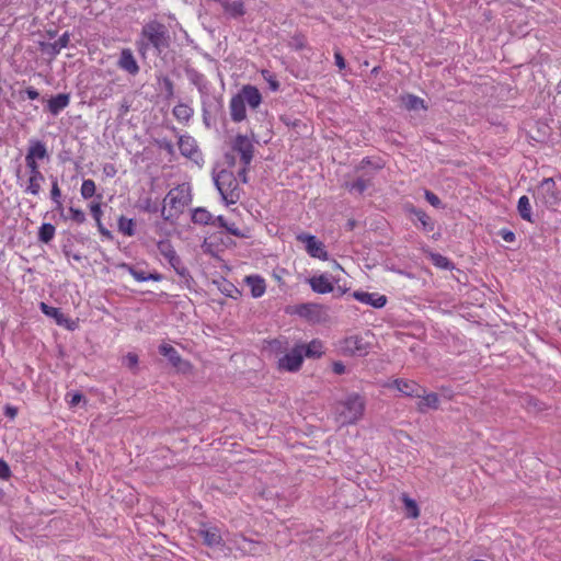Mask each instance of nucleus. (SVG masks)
Returning <instances> with one entry per match:
<instances>
[{"label":"nucleus","mask_w":561,"mask_h":561,"mask_svg":"<svg viewBox=\"0 0 561 561\" xmlns=\"http://www.w3.org/2000/svg\"><path fill=\"white\" fill-rule=\"evenodd\" d=\"M305 42L306 41L304 36L297 35L289 42V46L294 47L295 49H301L305 47Z\"/></svg>","instance_id":"obj_53"},{"label":"nucleus","mask_w":561,"mask_h":561,"mask_svg":"<svg viewBox=\"0 0 561 561\" xmlns=\"http://www.w3.org/2000/svg\"><path fill=\"white\" fill-rule=\"evenodd\" d=\"M297 345L301 350L304 358L318 359L324 354L323 343L319 339H313L309 343H297Z\"/></svg>","instance_id":"obj_17"},{"label":"nucleus","mask_w":561,"mask_h":561,"mask_svg":"<svg viewBox=\"0 0 561 561\" xmlns=\"http://www.w3.org/2000/svg\"><path fill=\"white\" fill-rule=\"evenodd\" d=\"M332 370L336 375H342L345 373V365L342 362H334L332 364Z\"/></svg>","instance_id":"obj_55"},{"label":"nucleus","mask_w":561,"mask_h":561,"mask_svg":"<svg viewBox=\"0 0 561 561\" xmlns=\"http://www.w3.org/2000/svg\"><path fill=\"white\" fill-rule=\"evenodd\" d=\"M425 253L427 254L428 259L431 260V262L437 267V268H440V270H454L455 268V264L449 260L447 259L446 256L437 253V252H434V251H425Z\"/></svg>","instance_id":"obj_30"},{"label":"nucleus","mask_w":561,"mask_h":561,"mask_svg":"<svg viewBox=\"0 0 561 561\" xmlns=\"http://www.w3.org/2000/svg\"><path fill=\"white\" fill-rule=\"evenodd\" d=\"M228 163L236 167L238 163L240 168L237 170L239 178L242 182H247V170L253 158V145L251 140L243 135H238L231 146V152L226 156Z\"/></svg>","instance_id":"obj_2"},{"label":"nucleus","mask_w":561,"mask_h":561,"mask_svg":"<svg viewBox=\"0 0 561 561\" xmlns=\"http://www.w3.org/2000/svg\"><path fill=\"white\" fill-rule=\"evenodd\" d=\"M163 243H164L163 240L158 241V245H163Z\"/></svg>","instance_id":"obj_64"},{"label":"nucleus","mask_w":561,"mask_h":561,"mask_svg":"<svg viewBox=\"0 0 561 561\" xmlns=\"http://www.w3.org/2000/svg\"><path fill=\"white\" fill-rule=\"evenodd\" d=\"M416 403V410L420 413H426L428 409L437 410L439 408V397L436 392L424 393Z\"/></svg>","instance_id":"obj_20"},{"label":"nucleus","mask_w":561,"mask_h":561,"mask_svg":"<svg viewBox=\"0 0 561 561\" xmlns=\"http://www.w3.org/2000/svg\"><path fill=\"white\" fill-rule=\"evenodd\" d=\"M39 309L42 310V312L47 316V317H50L53 319H55L56 323L59 324V325H66L68 329H73L68 322V319L65 317V314L60 311L59 308H56V307H51V306H48L47 304L45 302H41L39 304Z\"/></svg>","instance_id":"obj_21"},{"label":"nucleus","mask_w":561,"mask_h":561,"mask_svg":"<svg viewBox=\"0 0 561 561\" xmlns=\"http://www.w3.org/2000/svg\"><path fill=\"white\" fill-rule=\"evenodd\" d=\"M352 297L357 301L369 305L376 309H380L387 304V297L378 293L356 290L352 294Z\"/></svg>","instance_id":"obj_13"},{"label":"nucleus","mask_w":561,"mask_h":561,"mask_svg":"<svg viewBox=\"0 0 561 561\" xmlns=\"http://www.w3.org/2000/svg\"><path fill=\"white\" fill-rule=\"evenodd\" d=\"M192 221L197 225H209L217 221V217H214L206 208L197 207L192 210Z\"/></svg>","instance_id":"obj_28"},{"label":"nucleus","mask_w":561,"mask_h":561,"mask_svg":"<svg viewBox=\"0 0 561 561\" xmlns=\"http://www.w3.org/2000/svg\"><path fill=\"white\" fill-rule=\"evenodd\" d=\"M415 216L422 222L423 226L427 225L430 217L423 210H415Z\"/></svg>","instance_id":"obj_59"},{"label":"nucleus","mask_w":561,"mask_h":561,"mask_svg":"<svg viewBox=\"0 0 561 561\" xmlns=\"http://www.w3.org/2000/svg\"><path fill=\"white\" fill-rule=\"evenodd\" d=\"M297 240L300 242H306L307 245H310V247L322 245L321 243L317 242L316 237H313V236L300 234L297 237Z\"/></svg>","instance_id":"obj_51"},{"label":"nucleus","mask_w":561,"mask_h":561,"mask_svg":"<svg viewBox=\"0 0 561 561\" xmlns=\"http://www.w3.org/2000/svg\"><path fill=\"white\" fill-rule=\"evenodd\" d=\"M50 197L56 205V209L61 211L64 209V206L61 202V191L59 188L57 179H54L51 181Z\"/></svg>","instance_id":"obj_40"},{"label":"nucleus","mask_w":561,"mask_h":561,"mask_svg":"<svg viewBox=\"0 0 561 561\" xmlns=\"http://www.w3.org/2000/svg\"><path fill=\"white\" fill-rule=\"evenodd\" d=\"M163 255L179 275L185 276L187 274L185 265L182 263L173 248H167V251L163 252Z\"/></svg>","instance_id":"obj_24"},{"label":"nucleus","mask_w":561,"mask_h":561,"mask_svg":"<svg viewBox=\"0 0 561 561\" xmlns=\"http://www.w3.org/2000/svg\"><path fill=\"white\" fill-rule=\"evenodd\" d=\"M2 497H3V491H2V489H0V501L2 500Z\"/></svg>","instance_id":"obj_63"},{"label":"nucleus","mask_w":561,"mask_h":561,"mask_svg":"<svg viewBox=\"0 0 561 561\" xmlns=\"http://www.w3.org/2000/svg\"><path fill=\"white\" fill-rule=\"evenodd\" d=\"M306 250L312 257L321 260L328 259V252L325 251V248H306Z\"/></svg>","instance_id":"obj_46"},{"label":"nucleus","mask_w":561,"mask_h":561,"mask_svg":"<svg viewBox=\"0 0 561 561\" xmlns=\"http://www.w3.org/2000/svg\"><path fill=\"white\" fill-rule=\"evenodd\" d=\"M370 185V181L366 179H357L352 184H347V188L350 191H356L357 193L362 194L364 193L367 187Z\"/></svg>","instance_id":"obj_42"},{"label":"nucleus","mask_w":561,"mask_h":561,"mask_svg":"<svg viewBox=\"0 0 561 561\" xmlns=\"http://www.w3.org/2000/svg\"><path fill=\"white\" fill-rule=\"evenodd\" d=\"M198 535L203 538L204 545L214 548L222 545L221 533L218 527L202 524Z\"/></svg>","instance_id":"obj_10"},{"label":"nucleus","mask_w":561,"mask_h":561,"mask_svg":"<svg viewBox=\"0 0 561 561\" xmlns=\"http://www.w3.org/2000/svg\"><path fill=\"white\" fill-rule=\"evenodd\" d=\"M99 199H101V196H99ZM89 209H90L92 218L95 220V222H96V225L99 227L100 232L102 234L110 236V231L106 230L105 228H103V226H102L101 218H102V215H103V210H102L101 201L92 202L89 205Z\"/></svg>","instance_id":"obj_32"},{"label":"nucleus","mask_w":561,"mask_h":561,"mask_svg":"<svg viewBox=\"0 0 561 561\" xmlns=\"http://www.w3.org/2000/svg\"><path fill=\"white\" fill-rule=\"evenodd\" d=\"M25 163H26V168L28 170V174L42 173L39 170L38 161L35 159H32L31 156H25Z\"/></svg>","instance_id":"obj_45"},{"label":"nucleus","mask_w":561,"mask_h":561,"mask_svg":"<svg viewBox=\"0 0 561 561\" xmlns=\"http://www.w3.org/2000/svg\"><path fill=\"white\" fill-rule=\"evenodd\" d=\"M262 77L263 79L268 83L270 89L272 91H276L278 89V81L274 73H272L270 70H262Z\"/></svg>","instance_id":"obj_44"},{"label":"nucleus","mask_w":561,"mask_h":561,"mask_svg":"<svg viewBox=\"0 0 561 561\" xmlns=\"http://www.w3.org/2000/svg\"><path fill=\"white\" fill-rule=\"evenodd\" d=\"M425 198L434 207H438L440 205V199L438 196L431 191H425Z\"/></svg>","instance_id":"obj_54"},{"label":"nucleus","mask_w":561,"mask_h":561,"mask_svg":"<svg viewBox=\"0 0 561 561\" xmlns=\"http://www.w3.org/2000/svg\"><path fill=\"white\" fill-rule=\"evenodd\" d=\"M517 208H518V213L523 219H525L527 221H533L531 220V205H530V201H529L528 196L523 195L522 197H519Z\"/></svg>","instance_id":"obj_37"},{"label":"nucleus","mask_w":561,"mask_h":561,"mask_svg":"<svg viewBox=\"0 0 561 561\" xmlns=\"http://www.w3.org/2000/svg\"><path fill=\"white\" fill-rule=\"evenodd\" d=\"M285 312L289 316H297L311 325L324 324L330 321L329 308L321 304L304 302L288 305Z\"/></svg>","instance_id":"obj_3"},{"label":"nucleus","mask_w":561,"mask_h":561,"mask_svg":"<svg viewBox=\"0 0 561 561\" xmlns=\"http://www.w3.org/2000/svg\"><path fill=\"white\" fill-rule=\"evenodd\" d=\"M539 190L545 194L546 203H551L559 198L557 184L552 178L543 179L540 183Z\"/></svg>","instance_id":"obj_27"},{"label":"nucleus","mask_w":561,"mask_h":561,"mask_svg":"<svg viewBox=\"0 0 561 561\" xmlns=\"http://www.w3.org/2000/svg\"><path fill=\"white\" fill-rule=\"evenodd\" d=\"M56 232V228L54 225L45 222L41 226L38 230V239L43 243H48L53 240Z\"/></svg>","instance_id":"obj_38"},{"label":"nucleus","mask_w":561,"mask_h":561,"mask_svg":"<svg viewBox=\"0 0 561 561\" xmlns=\"http://www.w3.org/2000/svg\"><path fill=\"white\" fill-rule=\"evenodd\" d=\"M304 356L301 350L297 345H294L285 355H283V369L295 373L301 368Z\"/></svg>","instance_id":"obj_12"},{"label":"nucleus","mask_w":561,"mask_h":561,"mask_svg":"<svg viewBox=\"0 0 561 561\" xmlns=\"http://www.w3.org/2000/svg\"><path fill=\"white\" fill-rule=\"evenodd\" d=\"M178 145H179L180 152L184 157L192 159V160H196L198 158V156H199L198 147H197L196 140L192 136L182 135L179 138Z\"/></svg>","instance_id":"obj_16"},{"label":"nucleus","mask_w":561,"mask_h":561,"mask_svg":"<svg viewBox=\"0 0 561 561\" xmlns=\"http://www.w3.org/2000/svg\"><path fill=\"white\" fill-rule=\"evenodd\" d=\"M45 181L43 173L28 174L24 193L37 196L42 188V183Z\"/></svg>","instance_id":"obj_26"},{"label":"nucleus","mask_w":561,"mask_h":561,"mask_svg":"<svg viewBox=\"0 0 561 561\" xmlns=\"http://www.w3.org/2000/svg\"><path fill=\"white\" fill-rule=\"evenodd\" d=\"M24 92L30 100H36L39 98V92L33 87L26 88Z\"/></svg>","instance_id":"obj_56"},{"label":"nucleus","mask_w":561,"mask_h":561,"mask_svg":"<svg viewBox=\"0 0 561 561\" xmlns=\"http://www.w3.org/2000/svg\"><path fill=\"white\" fill-rule=\"evenodd\" d=\"M165 87L168 94L171 96L173 94V83L170 79H165Z\"/></svg>","instance_id":"obj_61"},{"label":"nucleus","mask_w":561,"mask_h":561,"mask_svg":"<svg viewBox=\"0 0 561 561\" xmlns=\"http://www.w3.org/2000/svg\"><path fill=\"white\" fill-rule=\"evenodd\" d=\"M125 360H126V365L130 368V369H134L137 367L138 365V356L137 354L135 353H128L125 357Z\"/></svg>","instance_id":"obj_52"},{"label":"nucleus","mask_w":561,"mask_h":561,"mask_svg":"<svg viewBox=\"0 0 561 561\" xmlns=\"http://www.w3.org/2000/svg\"><path fill=\"white\" fill-rule=\"evenodd\" d=\"M194 114L193 107L185 103H179L173 108V115L181 124H187Z\"/></svg>","instance_id":"obj_29"},{"label":"nucleus","mask_w":561,"mask_h":561,"mask_svg":"<svg viewBox=\"0 0 561 561\" xmlns=\"http://www.w3.org/2000/svg\"><path fill=\"white\" fill-rule=\"evenodd\" d=\"M385 266H386L387 270L396 272L398 274L405 275V276H408L410 278L414 277L411 273H408V272H404V271H402L400 268H397L396 265L389 259L385 261Z\"/></svg>","instance_id":"obj_50"},{"label":"nucleus","mask_w":561,"mask_h":561,"mask_svg":"<svg viewBox=\"0 0 561 561\" xmlns=\"http://www.w3.org/2000/svg\"><path fill=\"white\" fill-rule=\"evenodd\" d=\"M238 95L243 100L244 104H248L253 110L257 108L262 102L259 89L251 84L243 85Z\"/></svg>","instance_id":"obj_15"},{"label":"nucleus","mask_w":561,"mask_h":561,"mask_svg":"<svg viewBox=\"0 0 561 561\" xmlns=\"http://www.w3.org/2000/svg\"><path fill=\"white\" fill-rule=\"evenodd\" d=\"M217 222L220 227L225 228L230 234L240 238H250V229L249 228H239L234 224H228L222 216L217 217Z\"/></svg>","instance_id":"obj_31"},{"label":"nucleus","mask_w":561,"mask_h":561,"mask_svg":"<svg viewBox=\"0 0 561 561\" xmlns=\"http://www.w3.org/2000/svg\"><path fill=\"white\" fill-rule=\"evenodd\" d=\"M393 387L410 398H421L425 393V388L414 380L399 378L393 381Z\"/></svg>","instance_id":"obj_8"},{"label":"nucleus","mask_w":561,"mask_h":561,"mask_svg":"<svg viewBox=\"0 0 561 561\" xmlns=\"http://www.w3.org/2000/svg\"><path fill=\"white\" fill-rule=\"evenodd\" d=\"M66 398L68 399L69 405L72 408V407L78 405L81 402V400L83 399V396L80 392H72V393H67Z\"/></svg>","instance_id":"obj_48"},{"label":"nucleus","mask_w":561,"mask_h":561,"mask_svg":"<svg viewBox=\"0 0 561 561\" xmlns=\"http://www.w3.org/2000/svg\"><path fill=\"white\" fill-rule=\"evenodd\" d=\"M366 401L359 393L353 392L336 404V413L343 425L354 424L362 419Z\"/></svg>","instance_id":"obj_4"},{"label":"nucleus","mask_w":561,"mask_h":561,"mask_svg":"<svg viewBox=\"0 0 561 561\" xmlns=\"http://www.w3.org/2000/svg\"><path fill=\"white\" fill-rule=\"evenodd\" d=\"M244 282L254 298H259L264 295L266 285L263 277L259 275H249L244 278Z\"/></svg>","instance_id":"obj_22"},{"label":"nucleus","mask_w":561,"mask_h":561,"mask_svg":"<svg viewBox=\"0 0 561 561\" xmlns=\"http://www.w3.org/2000/svg\"><path fill=\"white\" fill-rule=\"evenodd\" d=\"M149 46H151V44L146 39V38H142L140 36V38L136 42V47H137V50L138 53L141 55V56H146V53L149 48Z\"/></svg>","instance_id":"obj_47"},{"label":"nucleus","mask_w":561,"mask_h":561,"mask_svg":"<svg viewBox=\"0 0 561 561\" xmlns=\"http://www.w3.org/2000/svg\"><path fill=\"white\" fill-rule=\"evenodd\" d=\"M333 293H334V297L340 298L346 293V289L339 287L337 290L333 291Z\"/></svg>","instance_id":"obj_62"},{"label":"nucleus","mask_w":561,"mask_h":561,"mask_svg":"<svg viewBox=\"0 0 561 561\" xmlns=\"http://www.w3.org/2000/svg\"><path fill=\"white\" fill-rule=\"evenodd\" d=\"M370 334L366 333V336L363 335H351L345 337L340 343V351L344 356H357L364 357L368 355L371 348V342L367 340Z\"/></svg>","instance_id":"obj_7"},{"label":"nucleus","mask_w":561,"mask_h":561,"mask_svg":"<svg viewBox=\"0 0 561 561\" xmlns=\"http://www.w3.org/2000/svg\"><path fill=\"white\" fill-rule=\"evenodd\" d=\"M69 219L80 225L85 221V214L79 208L69 207Z\"/></svg>","instance_id":"obj_43"},{"label":"nucleus","mask_w":561,"mask_h":561,"mask_svg":"<svg viewBox=\"0 0 561 561\" xmlns=\"http://www.w3.org/2000/svg\"><path fill=\"white\" fill-rule=\"evenodd\" d=\"M4 414L10 419H14L18 415V409L13 405H7L4 408Z\"/></svg>","instance_id":"obj_58"},{"label":"nucleus","mask_w":561,"mask_h":561,"mask_svg":"<svg viewBox=\"0 0 561 561\" xmlns=\"http://www.w3.org/2000/svg\"><path fill=\"white\" fill-rule=\"evenodd\" d=\"M402 502L405 508V515L410 518H416L420 515V510L415 500L411 499L408 494H402Z\"/></svg>","instance_id":"obj_36"},{"label":"nucleus","mask_w":561,"mask_h":561,"mask_svg":"<svg viewBox=\"0 0 561 561\" xmlns=\"http://www.w3.org/2000/svg\"><path fill=\"white\" fill-rule=\"evenodd\" d=\"M124 266L127 267L128 272L131 274V276L137 282H146V280L159 282L162 279V275L159 273H148V272L144 271L142 268H139L136 266H129V265H124Z\"/></svg>","instance_id":"obj_25"},{"label":"nucleus","mask_w":561,"mask_h":561,"mask_svg":"<svg viewBox=\"0 0 561 561\" xmlns=\"http://www.w3.org/2000/svg\"><path fill=\"white\" fill-rule=\"evenodd\" d=\"M136 221L131 218H127L125 216H121L117 220V229L118 232L127 236L133 237L136 234Z\"/></svg>","instance_id":"obj_33"},{"label":"nucleus","mask_w":561,"mask_h":561,"mask_svg":"<svg viewBox=\"0 0 561 561\" xmlns=\"http://www.w3.org/2000/svg\"><path fill=\"white\" fill-rule=\"evenodd\" d=\"M402 103L404 107L409 111H416V110H426V105L423 99L413 95V94H407L401 98Z\"/></svg>","instance_id":"obj_35"},{"label":"nucleus","mask_w":561,"mask_h":561,"mask_svg":"<svg viewBox=\"0 0 561 561\" xmlns=\"http://www.w3.org/2000/svg\"><path fill=\"white\" fill-rule=\"evenodd\" d=\"M96 185L91 179L83 180L80 188V194L84 199L91 198L95 195Z\"/></svg>","instance_id":"obj_39"},{"label":"nucleus","mask_w":561,"mask_h":561,"mask_svg":"<svg viewBox=\"0 0 561 561\" xmlns=\"http://www.w3.org/2000/svg\"><path fill=\"white\" fill-rule=\"evenodd\" d=\"M26 156H31L32 159L37 161L46 159L48 157L46 145L38 139H32Z\"/></svg>","instance_id":"obj_23"},{"label":"nucleus","mask_w":561,"mask_h":561,"mask_svg":"<svg viewBox=\"0 0 561 561\" xmlns=\"http://www.w3.org/2000/svg\"><path fill=\"white\" fill-rule=\"evenodd\" d=\"M307 282L317 294L324 295L334 291V285L327 274L311 276Z\"/></svg>","instance_id":"obj_14"},{"label":"nucleus","mask_w":561,"mask_h":561,"mask_svg":"<svg viewBox=\"0 0 561 561\" xmlns=\"http://www.w3.org/2000/svg\"><path fill=\"white\" fill-rule=\"evenodd\" d=\"M140 36L146 38L159 54L170 45L168 28L156 20L149 21L142 26Z\"/></svg>","instance_id":"obj_5"},{"label":"nucleus","mask_w":561,"mask_h":561,"mask_svg":"<svg viewBox=\"0 0 561 561\" xmlns=\"http://www.w3.org/2000/svg\"><path fill=\"white\" fill-rule=\"evenodd\" d=\"M159 352L169 359L173 367L179 370L186 371L191 368V364L183 360L179 352L172 345L163 343L159 346Z\"/></svg>","instance_id":"obj_9"},{"label":"nucleus","mask_w":561,"mask_h":561,"mask_svg":"<svg viewBox=\"0 0 561 561\" xmlns=\"http://www.w3.org/2000/svg\"><path fill=\"white\" fill-rule=\"evenodd\" d=\"M215 184L226 205L236 204L240 199L241 190L232 171H220L215 179Z\"/></svg>","instance_id":"obj_6"},{"label":"nucleus","mask_w":561,"mask_h":561,"mask_svg":"<svg viewBox=\"0 0 561 561\" xmlns=\"http://www.w3.org/2000/svg\"><path fill=\"white\" fill-rule=\"evenodd\" d=\"M229 110L230 117L233 122L240 123L247 118L245 104L238 94L230 99Z\"/></svg>","instance_id":"obj_18"},{"label":"nucleus","mask_w":561,"mask_h":561,"mask_svg":"<svg viewBox=\"0 0 561 561\" xmlns=\"http://www.w3.org/2000/svg\"><path fill=\"white\" fill-rule=\"evenodd\" d=\"M10 477L11 470L9 465L3 459H0V479L8 480Z\"/></svg>","instance_id":"obj_49"},{"label":"nucleus","mask_w":561,"mask_h":561,"mask_svg":"<svg viewBox=\"0 0 561 561\" xmlns=\"http://www.w3.org/2000/svg\"><path fill=\"white\" fill-rule=\"evenodd\" d=\"M119 69L126 71L130 76L138 75L140 68L130 48H123L117 60Z\"/></svg>","instance_id":"obj_11"},{"label":"nucleus","mask_w":561,"mask_h":561,"mask_svg":"<svg viewBox=\"0 0 561 561\" xmlns=\"http://www.w3.org/2000/svg\"><path fill=\"white\" fill-rule=\"evenodd\" d=\"M70 103V94L68 93H59L55 96H51L47 101V111L57 116L62 110H65Z\"/></svg>","instance_id":"obj_19"},{"label":"nucleus","mask_w":561,"mask_h":561,"mask_svg":"<svg viewBox=\"0 0 561 561\" xmlns=\"http://www.w3.org/2000/svg\"><path fill=\"white\" fill-rule=\"evenodd\" d=\"M503 239L506 241V242H514L515 241V234L514 232L512 231H506L505 233H503Z\"/></svg>","instance_id":"obj_60"},{"label":"nucleus","mask_w":561,"mask_h":561,"mask_svg":"<svg viewBox=\"0 0 561 561\" xmlns=\"http://www.w3.org/2000/svg\"><path fill=\"white\" fill-rule=\"evenodd\" d=\"M70 42V35L68 32H65L56 42L53 44H49V47L51 48V53L54 55H57L60 53L62 48H66L69 45Z\"/></svg>","instance_id":"obj_41"},{"label":"nucleus","mask_w":561,"mask_h":561,"mask_svg":"<svg viewBox=\"0 0 561 561\" xmlns=\"http://www.w3.org/2000/svg\"><path fill=\"white\" fill-rule=\"evenodd\" d=\"M334 58H335L336 66L341 70L344 69L346 65H345V60H344V57L342 56V54L340 51H335Z\"/></svg>","instance_id":"obj_57"},{"label":"nucleus","mask_w":561,"mask_h":561,"mask_svg":"<svg viewBox=\"0 0 561 561\" xmlns=\"http://www.w3.org/2000/svg\"><path fill=\"white\" fill-rule=\"evenodd\" d=\"M192 202V188L188 183H182L171 188L164 197L161 215L164 224L173 226V219L181 215Z\"/></svg>","instance_id":"obj_1"},{"label":"nucleus","mask_w":561,"mask_h":561,"mask_svg":"<svg viewBox=\"0 0 561 561\" xmlns=\"http://www.w3.org/2000/svg\"><path fill=\"white\" fill-rule=\"evenodd\" d=\"M224 10L233 18L242 16L245 13L244 3L242 0L222 1Z\"/></svg>","instance_id":"obj_34"}]
</instances>
